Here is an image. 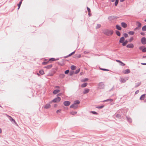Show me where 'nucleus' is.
I'll return each mask as SVG.
<instances>
[{"mask_svg": "<svg viewBox=\"0 0 146 146\" xmlns=\"http://www.w3.org/2000/svg\"><path fill=\"white\" fill-rule=\"evenodd\" d=\"M103 32L104 34L107 36L112 35L113 33V30L108 29L105 30L103 31Z\"/></svg>", "mask_w": 146, "mask_h": 146, "instance_id": "f257e3e1", "label": "nucleus"}, {"mask_svg": "<svg viewBox=\"0 0 146 146\" xmlns=\"http://www.w3.org/2000/svg\"><path fill=\"white\" fill-rule=\"evenodd\" d=\"M105 85L103 82H100L98 85L97 88L98 89H104Z\"/></svg>", "mask_w": 146, "mask_h": 146, "instance_id": "f03ea898", "label": "nucleus"}, {"mask_svg": "<svg viewBox=\"0 0 146 146\" xmlns=\"http://www.w3.org/2000/svg\"><path fill=\"white\" fill-rule=\"evenodd\" d=\"M7 116L9 119L10 120V121H11L12 122V123H14L15 125H18L17 124L16 122L15 119H13L12 117L9 115H8Z\"/></svg>", "mask_w": 146, "mask_h": 146, "instance_id": "7ed1b4c3", "label": "nucleus"}, {"mask_svg": "<svg viewBox=\"0 0 146 146\" xmlns=\"http://www.w3.org/2000/svg\"><path fill=\"white\" fill-rule=\"evenodd\" d=\"M61 98L60 97H58L55 98L52 100V102L56 103L59 102L61 100Z\"/></svg>", "mask_w": 146, "mask_h": 146, "instance_id": "20e7f679", "label": "nucleus"}, {"mask_svg": "<svg viewBox=\"0 0 146 146\" xmlns=\"http://www.w3.org/2000/svg\"><path fill=\"white\" fill-rule=\"evenodd\" d=\"M139 49L143 52H146V47L144 46H141L139 47Z\"/></svg>", "mask_w": 146, "mask_h": 146, "instance_id": "39448f33", "label": "nucleus"}, {"mask_svg": "<svg viewBox=\"0 0 146 146\" xmlns=\"http://www.w3.org/2000/svg\"><path fill=\"white\" fill-rule=\"evenodd\" d=\"M117 17L116 16H111L108 17V19L109 21H111L114 19H117Z\"/></svg>", "mask_w": 146, "mask_h": 146, "instance_id": "423d86ee", "label": "nucleus"}, {"mask_svg": "<svg viewBox=\"0 0 146 146\" xmlns=\"http://www.w3.org/2000/svg\"><path fill=\"white\" fill-rule=\"evenodd\" d=\"M141 42L143 44H146V38L145 37L142 38L141 39Z\"/></svg>", "mask_w": 146, "mask_h": 146, "instance_id": "0eeeda50", "label": "nucleus"}, {"mask_svg": "<svg viewBox=\"0 0 146 146\" xmlns=\"http://www.w3.org/2000/svg\"><path fill=\"white\" fill-rule=\"evenodd\" d=\"M70 104V102L68 101H64L63 102V104L64 106H69Z\"/></svg>", "mask_w": 146, "mask_h": 146, "instance_id": "6e6552de", "label": "nucleus"}, {"mask_svg": "<svg viewBox=\"0 0 146 146\" xmlns=\"http://www.w3.org/2000/svg\"><path fill=\"white\" fill-rule=\"evenodd\" d=\"M78 107V106L77 105H76L73 104L70 106V108H73L74 109H76Z\"/></svg>", "mask_w": 146, "mask_h": 146, "instance_id": "1a4fd4ad", "label": "nucleus"}, {"mask_svg": "<svg viewBox=\"0 0 146 146\" xmlns=\"http://www.w3.org/2000/svg\"><path fill=\"white\" fill-rule=\"evenodd\" d=\"M125 39L124 37H121L119 40V43H122L124 41H125Z\"/></svg>", "mask_w": 146, "mask_h": 146, "instance_id": "9d476101", "label": "nucleus"}, {"mask_svg": "<svg viewBox=\"0 0 146 146\" xmlns=\"http://www.w3.org/2000/svg\"><path fill=\"white\" fill-rule=\"evenodd\" d=\"M127 48H133L134 47V45L132 43L128 44L126 45Z\"/></svg>", "mask_w": 146, "mask_h": 146, "instance_id": "9b49d317", "label": "nucleus"}, {"mask_svg": "<svg viewBox=\"0 0 146 146\" xmlns=\"http://www.w3.org/2000/svg\"><path fill=\"white\" fill-rule=\"evenodd\" d=\"M90 91V89H89L85 88L84 89V91L83 92V93L84 94H86L88 93Z\"/></svg>", "mask_w": 146, "mask_h": 146, "instance_id": "f8f14e48", "label": "nucleus"}, {"mask_svg": "<svg viewBox=\"0 0 146 146\" xmlns=\"http://www.w3.org/2000/svg\"><path fill=\"white\" fill-rule=\"evenodd\" d=\"M121 25L124 28H126L127 27V24L124 22H122L121 23Z\"/></svg>", "mask_w": 146, "mask_h": 146, "instance_id": "ddd939ff", "label": "nucleus"}, {"mask_svg": "<svg viewBox=\"0 0 146 146\" xmlns=\"http://www.w3.org/2000/svg\"><path fill=\"white\" fill-rule=\"evenodd\" d=\"M146 95V94H144L142 95L140 97L139 100H142L144 99Z\"/></svg>", "mask_w": 146, "mask_h": 146, "instance_id": "4468645a", "label": "nucleus"}, {"mask_svg": "<svg viewBox=\"0 0 146 146\" xmlns=\"http://www.w3.org/2000/svg\"><path fill=\"white\" fill-rule=\"evenodd\" d=\"M126 118L127 119V120L128 122L129 123H131L132 122V120L129 117L127 116H126Z\"/></svg>", "mask_w": 146, "mask_h": 146, "instance_id": "2eb2a0df", "label": "nucleus"}, {"mask_svg": "<svg viewBox=\"0 0 146 146\" xmlns=\"http://www.w3.org/2000/svg\"><path fill=\"white\" fill-rule=\"evenodd\" d=\"M51 106L49 104H46L44 106V108L45 109H48Z\"/></svg>", "mask_w": 146, "mask_h": 146, "instance_id": "dca6fc26", "label": "nucleus"}, {"mask_svg": "<svg viewBox=\"0 0 146 146\" xmlns=\"http://www.w3.org/2000/svg\"><path fill=\"white\" fill-rule=\"evenodd\" d=\"M123 72L124 74H127L129 73L130 72V70L127 69L123 71Z\"/></svg>", "mask_w": 146, "mask_h": 146, "instance_id": "f3484780", "label": "nucleus"}, {"mask_svg": "<svg viewBox=\"0 0 146 146\" xmlns=\"http://www.w3.org/2000/svg\"><path fill=\"white\" fill-rule=\"evenodd\" d=\"M64 60L63 59L61 60V61L60 62H58V63L59 65L61 66H63L64 65Z\"/></svg>", "mask_w": 146, "mask_h": 146, "instance_id": "a211bd4d", "label": "nucleus"}, {"mask_svg": "<svg viewBox=\"0 0 146 146\" xmlns=\"http://www.w3.org/2000/svg\"><path fill=\"white\" fill-rule=\"evenodd\" d=\"M60 92L59 90L56 89L54 90L53 92V94H56Z\"/></svg>", "mask_w": 146, "mask_h": 146, "instance_id": "6ab92c4d", "label": "nucleus"}, {"mask_svg": "<svg viewBox=\"0 0 146 146\" xmlns=\"http://www.w3.org/2000/svg\"><path fill=\"white\" fill-rule=\"evenodd\" d=\"M52 66V64H50L49 65H47L46 66L44 67V68H46L47 69H50L51 68Z\"/></svg>", "mask_w": 146, "mask_h": 146, "instance_id": "aec40b11", "label": "nucleus"}, {"mask_svg": "<svg viewBox=\"0 0 146 146\" xmlns=\"http://www.w3.org/2000/svg\"><path fill=\"white\" fill-rule=\"evenodd\" d=\"M116 28L118 30H121L122 29L121 27L119 25H117L115 26Z\"/></svg>", "mask_w": 146, "mask_h": 146, "instance_id": "412c9836", "label": "nucleus"}, {"mask_svg": "<svg viewBox=\"0 0 146 146\" xmlns=\"http://www.w3.org/2000/svg\"><path fill=\"white\" fill-rule=\"evenodd\" d=\"M80 102L78 100H76L74 102L73 104L76 105L80 104Z\"/></svg>", "mask_w": 146, "mask_h": 146, "instance_id": "4be33fe9", "label": "nucleus"}, {"mask_svg": "<svg viewBox=\"0 0 146 146\" xmlns=\"http://www.w3.org/2000/svg\"><path fill=\"white\" fill-rule=\"evenodd\" d=\"M141 84V82H138L135 85V86L134 87L135 88H137L140 86Z\"/></svg>", "mask_w": 146, "mask_h": 146, "instance_id": "5701e85b", "label": "nucleus"}, {"mask_svg": "<svg viewBox=\"0 0 146 146\" xmlns=\"http://www.w3.org/2000/svg\"><path fill=\"white\" fill-rule=\"evenodd\" d=\"M88 83H84L81 85V87L82 88H84L86 87Z\"/></svg>", "mask_w": 146, "mask_h": 146, "instance_id": "b1692460", "label": "nucleus"}, {"mask_svg": "<svg viewBox=\"0 0 146 146\" xmlns=\"http://www.w3.org/2000/svg\"><path fill=\"white\" fill-rule=\"evenodd\" d=\"M128 41L126 40L124 41L123 42V43L122 45L123 46H125L127 44L128 42Z\"/></svg>", "mask_w": 146, "mask_h": 146, "instance_id": "393cba45", "label": "nucleus"}, {"mask_svg": "<svg viewBox=\"0 0 146 146\" xmlns=\"http://www.w3.org/2000/svg\"><path fill=\"white\" fill-rule=\"evenodd\" d=\"M65 76V75L63 74H61L59 75V77L60 78H63Z\"/></svg>", "mask_w": 146, "mask_h": 146, "instance_id": "a878e982", "label": "nucleus"}, {"mask_svg": "<svg viewBox=\"0 0 146 146\" xmlns=\"http://www.w3.org/2000/svg\"><path fill=\"white\" fill-rule=\"evenodd\" d=\"M113 100V99H109L105 100H104L103 101V102H111Z\"/></svg>", "mask_w": 146, "mask_h": 146, "instance_id": "bb28decb", "label": "nucleus"}, {"mask_svg": "<svg viewBox=\"0 0 146 146\" xmlns=\"http://www.w3.org/2000/svg\"><path fill=\"white\" fill-rule=\"evenodd\" d=\"M115 33L116 35L118 36H120L121 35V33L120 32L117 30H116L115 31Z\"/></svg>", "mask_w": 146, "mask_h": 146, "instance_id": "cd10ccee", "label": "nucleus"}, {"mask_svg": "<svg viewBox=\"0 0 146 146\" xmlns=\"http://www.w3.org/2000/svg\"><path fill=\"white\" fill-rule=\"evenodd\" d=\"M120 81L121 83H125L126 82V80L124 78H121Z\"/></svg>", "mask_w": 146, "mask_h": 146, "instance_id": "c85d7f7f", "label": "nucleus"}, {"mask_svg": "<svg viewBox=\"0 0 146 146\" xmlns=\"http://www.w3.org/2000/svg\"><path fill=\"white\" fill-rule=\"evenodd\" d=\"M49 62V60L47 61H44L42 62V65H45L48 64Z\"/></svg>", "mask_w": 146, "mask_h": 146, "instance_id": "c756f323", "label": "nucleus"}, {"mask_svg": "<svg viewBox=\"0 0 146 146\" xmlns=\"http://www.w3.org/2000/svg\"><path fill=\"white\" fill-rule=\"evenodd\" d=\"M136 24H138L137 25V27L139 28H140L141 26V24L138 21H137L136 22Z\"/></svg>", "mask_w": 146, "mask_h": 146, "instance_id": "7c9ffc66", "label": "nucleus"}, {"mask_svg": "<svg viewBox=\"0 0 146 146\" xmlns=\"http://www.w3.org/2000/svg\"><path fill=\"white\" fill-rule=\"evenodd\" d=\"M70 68L71 70H74L76 69V66L74 65H72L71 66Z\"/></svg>", "mask_w": 146, "mask_h": 146, "instance_id": "2f4dec72", "label": "nucleus"}, {"mask_svg": "<svg viewBox=\"0 0 146 146\" xmlns=\"http://www.w3.org/2000/svg\"><path fill=\"white\" fill-rule=\"evenodd\" d=\"M39 73L41 75H43L44 73L43 70H40L39 71Z\"/></svg>", "mask_w": 146, "mask_h": 146, "instance_id": "473e14b6", "label": "nucleus"}, {"mask_svg": "<svg viewBox=\"0 0 146 146\" xmlns=\"http://www.w3.org/2000/svg\"><path fill=\"white\" fill-rule=\"evenodd\" d=\"M88 78H85L81 80V81L82 82H85L88 81Z\"/></svg>", "mask_w": 146, "mask_h": 146, "instance_id": "72a5a7b5", "label": "nucleus"}, {"mask_svg": "<svg viewBox=\"0 0 146 146\" xmlns=\"http://www.w3.org/2000/svg\"><path fill=\"white\" fill-rule=\"evenodd\" d=\"M116 117L117 118H118L119 119H120L121 118V115L119 114H117V115H116Z\"/></svg>", "mask_w": 146, "mask_h": 146, "instance_id": "f704fd0d", "label": "nucleus"}, {"mask_svg": "<svg viewBox=\"0 0 146 146\" xmlns=\"http://www.w3.org/2000/svg\"><path fill=\"white\" fill-rule=\"evenodd\" d=\"M128 33L129 35H133L135 33L134 31H130Z\"/></svg>", "mask_w": 146, "mask_h": 146, "instance_id": "c9c22d12", "label": "nucleus"}, {"mask_svg": "<svg viewBox=\"0 0 146 146\" xmlns=\"http://www.w3.org/2000/svg\"><path fill=\"white\" fill-rule=\"evenodd\" d=\"M142 30L143 31H146V25L143 26L142 28Z\"/></svg>", "mask_w": 146, "mask_h": 146, "instance_id": "e433bc0d", "label": "nucleus"}, {"mask_svg": "<svg viewBox=\"0 0 146 146\" xmlns=\"http://www.w3.org/2000/svg\"><path fill=\"white\" fill-rule=\"evenodd\" d=\"M104 107V106L102 105L101 106H98L96 107V108L98 109H102Z\"/></svg>", "mask_w": 146, "mask_h": 146, "instance_id": "4c0bfd02", "label": "nucleus"}, {"mask_svg": "<svg viewBox=\"0 0 146 146\" xmlns=\"http://www.w3.org/2000/svg\"><path fill=\"white\" fill-rule=\"evenodd\" d=\"M21 4H22V2H21V1H20L19 2V3L17 5H18V9H19L20 8Z\"/></svg>", "mask_w": 146, "mask_h": 146, "instance_id": "58836bf2", "label": "nucleus"}, {"mask_svg": "<svg viewBox=\"0 0 146 146\" xmlns=\"http://www.w3.org/2000/svg\"><path fill=\"white\" fill-rule=\"evenodd\" d=\"M55 58H50L49 60L50 62V61H55Z\"/></svg>", "mask_w": 146, "mask_h": 146, "instance_id": "ea45409f", "label": "nucleus"}, {"mask_svg": "<svg viewBox=\"0 0 146 146\" xmlns=\"http://www.w3.org/2000/svg\"><path fill=\"white\" fill-rule=\"evenodd\" d=\"M80 70V68H79V69L76 70L75 71V72H74V73L75 74H78V73L79 72Z\"/></svg>", "mask_w": 146, "mask_h": 146, "instance_id": "a19ab883", "label": "nucleus"}, {"mask_svg": "<svg viewBox=\"0 0 146 146\" xmlns=\"http://www.w3.org/2000/svg\"><path fill=\"white\" fill-rule=\"evenodd\" d=\"M77 113L76 111H72L70 112V113L72 115H74Z\"/></svg>", "mask_w": 146, "mask_h": 146, "instance_id": "79ce46f5", "label": "nucleus"}, {"mask_svg": "<svg viewBox=\"0 0 146 146\" xmlns=\"http://www.w3.org/2000/svg\"><path fill=\"white\" fill-rule=\"evenodd\" d=\"M119 0H115V2L114 3L115 5L116 6L118 3Z\"/></svg>", "mask_w": 146, "mask_h": 146, "instance_id": "37998d69", "label": "nucleus"}, {"mask_svg": "<svg viewBox=\"0 0 146 146\" xmlns=\"http://www.w3.org/2000/svg\"><path fill=\"white\" fill-rule=\"evenodd\" d=\"M91 113L94 115H97L98 114V113L95 111H91Z\"/></svg>", "mask_w": 146, "mask_h": 146, "instance_id": "c03bdc74", "label": "nucleus"}, {"mask_svg": "<svg viewBox=\"0 0 146 146\" xmlns=\"http://www.w3.org/2000/svg\"><path fill=\"white\" fill-rule=\"evenodd\" d=\"M101 27V25L100 24H98L97 25V26L96 27V28L97 29L99 28L100 27Z\"/></svg>", "mask_w": 146, "mask_h": 146, "instance_id": "a18cd8bd", "label": "nucleus"}, {"mask_svg": "<svg viewBox=\"0 0 146 146\" xmlns=\"http://www.w3.org/2000/svg\"><path fill=\"white\" fill-rule=\"evenodd\" d=\"M123 35H124L123 37H125L126 38L128 36V34L126 33H124L123 34Z\"/></svg>", "mask_w": 146, "mask_h": 146, "instance_id": "49530a36", "label": "nucleus"}, {"mask_svg": "<svg viewBox=\"0 0 146 146\" xmlns=\"http://www.w3.org/2000/svg\"><path fill=\"white\" fill-rule=\"evenodd\" d=\"M100 69L101 70L105 71H109V70L108 69H106L105 68H100Z\"/></svg>", "mask_w": 146, "mask_h": 146, "instance_id": "de8ad7c7", "label": "nucleus"}, {"mask_svg": "<svg viewBox=\"0 0 146 146\" xmlns=\"http://www.w3.org/2000/svg\"><path fill=\"white\" fill-rule=\"evenodd\" d=\"M69 72V70H66L65 72H64V73L65 74H68Z\"/></svg>", "mask_w": 146, "mask_h": 146, "instance_id": "09e8293b", "label": "nucleus"}, {"mask_svg": "<svg viewBox=\"0 0 146 146\" xmlns=\"http://www.w3.org/2000/svg\"><path fill=\"white\" fill-rule=\"evenodd\" d=\"M133 38L132 37L130 38L128 41L129 42H131L133 40Z\"/></svg>", "mask_w": 146, "mask_h": 146, "instance_id": "8fccbe9b", "label": "nucleus"}, {"mask_svg": "<svg viewBox=\"0 0 146 146\" xmlns=\"http://www.w3.org/2000/svg\"><path fill=\"white\" fill-rule=\"evenodd\" d=\"M75 51L72 52V53H71L70 54H69L68 55V56H71L73 54H74L75 53Z\"/></svg>", "mask_w": 146, "mask_h": 146, "instance_id": "3c124183", "label": "nucleus"}, {"mask_svg": "<svg viewBox=\"0 0 146 146\" xmlns=\"http://www.w3.org/2000/svg\"><path fill=\"white\" fill-rule=\"evenodd\" d=\"M120 65L122 66H125V64L123 62H121V63H120Z\"/></svg>", "mask_w": 146, "mask_h": 146, "instance_id": "603ef678", "label": "nucleus"}, {"mask_svg": "<svg viewBox=\"0 0 146 146\" xmlns=\"http://www.w3.org/2000/svg\"><path fill=\"white\" fill-rule=\"evenodd\" d=\"M74 72L73 71H71L69 73V75L70 76H72L74 74Z\"/></svg>", "mask_w": 146, "mask_h": 146, "instance_id": "864d4df0", "label": "nucleus"}, {"mask_svg": "<svg viewBox=\"0 0 146 146\" xmlns=\"http://www.w3.org/2000/svg\"><path fill=\"white\" fill-rule=\"evenodd\" d=\"M87 10L88 13H89V12H91L90 9L88 7H87Z\"/></svg>", "mask_w": 146, "mask_h": 146, "instance_id": "5fc2aeb1", "label": "nucleus"}, {"mask_svg": "<svg viewBox=\"0 0 146 146\" xmlns=\"http://www.w3.org/2000/svg\"><path fill=\"white\" fill-rule=\"evenodd\" d=\"M139 90H137V91H135V94H138L139 93Z\"/></svg>", "mask_w": 146, "mask_h": 146, "instance_id": "6e6d98bb", "label": "nucleus"}, {"mask_svg": "<svg viewBox=\"0 0 146 146\" xmlns=\"http://www.w3.org/2000/svg\"><path fill=\"white\" fill-rule=\"evenodd\" d=\"M77 57H78V55H77V54H75L74 55V58H77Z\"/></svg>", "mask_w": 146, "mask_h": 146, "instance_id": "4d7b16f0", "label": "nucleus"}, {"mask_svg": "<svg viewBox=\"0 0 146 146\" xmlns=\"http://www.w3.org/2000/svg\"><path fill=\"white\" fill-rule=\"evenodd\" d=\"M61 111V110H57L56 111V112L57 113H58L59 112H60Z\"/></svg>", "mask_w": 146, "mask_h": 146, "instance_id": "13d9d810", "label": "nucleus"}, {"mask_svg": "<svg viewBox=\"0 0 146 146\" xmlns=\"http://www.w3.org/2000/svg\"><path fill=\"white\" fill-rule=\"evenodd\" d=\"M140 34L141 35H143V36H144L145 35V33L144 32H141L140 33Z\"/></svg>", "mask_w": 146, "mask_h": 146, "instance_id": "bf43d9fd", "label": "nucleus"}, {"mask_svg": "<svg viewBox=\"0 0 146 146\" xmlns=\"http://www.w3.org/2000/svg\"><path fill=\"white\" fill-rule=\"evenodd\" d=\"M139 29V28L138 27H136L134 29V31H136V30H137V29Z\"/></svg>", "mask_w": 146, "mask_h": 146, "instance_id": "052dcab7", "label": "nucleus"}, {"mask_svg": "<svg viewBox=\"0 0 146 146\" xmlns=\"http://www.w3.org/2000/svg\"><path fill=\"white\" fill-rule=\"evenodd\" d=\"M116 61L117 62L119 63H120L121 62V61L119 60H116Z\"/></svg>", "mask_w": 146, "mask_h": 146, "instance_id": "680f3d73", "label": "nucleus"}, {"mask_svg": "<svg viewBox=\"0 0 146 146\" xmlns=\"http://www.w3.org/2000/svg\"><path fill=\"white\" fill-rule=\"evenodd\" d=\"M88 15L89 16V17H90V16H91L92 14H91V13H90V12H89V13H88Z\"/></svg>", "mask_w": 146, "mask_h": 146, "instance_id": "e2e57ef3", "label": "nucleus"}, {"mask_svg": "<svg viewBox=\"0 0 146 146\" xmlns=\"http://www.w3.org/2000/svg\"><path fill=\"white\" fill-rule=\"evenodd\" d=\"M81 57V55L80 54H79V55H78V57H77V58H80Z\"/></svg>", "mask_w": 146, "mask_h": 146, "instance_id": "0e129e2a", "label": "nucleus"}, {"mask_svg": "<svg viewBox=\"0 0 146 146\" xmlns=\"http://www.w3.org/2000/svg\"><path fill=\"white\" fill-rule=\"evenodd\" d=\"M61 95H62V94L61 93H59V94H58L57 95V96H61Z\"/></svg>", "mask_w": 146, "mask_h": 146, "instance_id": "69168bd1", "label": "nucleus"}, {"mask_svg": "<svg viewBox=\"0 0 146 146\" xmlns=\"http://www.w3.org/2000/svg\"><path fill=\"white\" fill-rule=\"evenodd\" d=\"M55 88H60V87L59 86H56L55 87Z\"/></svg>", "mask_w": 146, "mask_h": 146, "instance_id": "338daca9", "label": "nucleus"}, {"mask_svg": "<svg viewBox=\"0 0 146 146\" xmlns=\"http://www.w3.org/2000/svg\"><path fill=\"white\" fill-rule=\"evenodd\" d=\"M88 52L87 51H85L84 52V54H87L88 53Z\"/></svg>", "mask_w": 146, "mask_h": 146, "instance_id": "774afa93", "label": "nucleus"}]
</instances>
